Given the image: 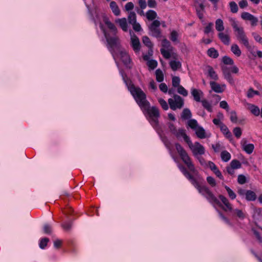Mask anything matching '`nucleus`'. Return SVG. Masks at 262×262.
I'll list each match as a JSON object with an SVG mask.
<instances>
[{"instance_id": "obj_46", "label": "nucleus", "mask_w": 262, "mask_h": 262, "mask_svg": "<svg viewBox=\"0 0 262 262\" xmlns=\"http://www.w3.org/2000/svg\"><path fill=\"white\" fill-rule=\"evenodd\" d=\"M49 241V239L48 238L44 237L41 238L39 244V247L42 249H45Z\"/></svg>"}, {"instance_id": "obj_14", "label": "nucleus", "mask_w": 262, "mask_h": 262, "mask_svg": "<svg viewBox=\"0 0 262 262\" xmlns=\"http://www.w3.org/2000/svg\"><path fill=\"white\" fill-rule=\"evenodd\" d=\"M210 85L212 90L218 93H222L224 91L226 86L225 84L221 85L220 84L214 81H210Z\"/></svg>"}, {"instance_id": "obj_43", "label": "nucleus", "mask_w": 262, "mask_h": 262, "mask_svg": "<svg viewBox=\"0 0 262 262\" xmlns=\"http://www.w3.org/2000/svg\"><path fill=\"white\" fill-rule=\"evenodd\" d=\"M223 62L226 65H233L234 64V61L233 59L227 56H225L222 58Z\"/></svg>"}, {"instance_id": "obj_42", "label": "nucleus", "mask_w": 262, "mask_h": 262, "mask_svg": "<svg viewBox=\"0 0 262 262\" xmlns=\"http://www.w3.org/2000/svg\"><path fill=\"white\" fill-rule=\"evenodd\" d=\"M188 126L192 129L195 130L198 127V122L195 119H190L188 121Z\"/></svg>"}, {"instance_id": "obj_36", "label": "nucleus", "mask_w": 262, "mask_h": 262, "mask_svg": "<svg viewBox=\"0 0 262 262\" xmlns=\"http://www.w3.org/2000/svg\"><path fill=\"white\" fill-rule=\"evenodd\" d=\"M127 19L129 24H135L136 21V14L135 12H130L128 14Z\"/></svg>"}, {"instance_id": "obj_22", "label": "nucleus", "mask_w": 262, "mask_h": 262, "mask_svg": "<svg viewBox=\"0 0 262 262\" xmlns=\"http://www.w3.org/2000/svg\"><path fill=\"white\" fill-rule=\"evenodd\" d=\"M110 8L112 12L116 16H119L120 14V10L115 2L112 1L110 3Z\"/></svg>"}, {"instance_id": "obj_61", "label": "nucleus", "mask_w": 262, "mask_h": 262, "mask_svg": "<svg viewBox=\"0 0 262 262\" xmlns=\"http://www.w3.org/2000/svg\"><path fill=\"white\" fill-rule=\"evenodd\" d=\"M237 182L240 184H244L246 182V178L245 176L239 174L238 176Z\"/></svg>"}, {"instance_id": "obj_44", "label": "nucleus", "mask_w": 262, "mask_h": 262, "mask_svg": "<svg viewBox=\"0 0 262 262\" xmlns=\"http://www.w3.org/2000/svg\"><path fill=\"white\" fill-rule=\"evenodd\" d=\"M230 11L233 13H237L238 10L237 5L234 2H231L229 3Z\"/></svg>"}, {"instance_id": "obj_55", "label": "nucleus", "mask_w": 262, "mask_h": 262, "mask_svg": "<svg viewBox=\"0 0 262 262\" xmlns=\"http://www.w3.org/2000/svg\"><path fill=\"white\" fill-rule=\"evenodd\" d=\"M158 101L164 110L166 111L168 109V105L165 100L160 98L159 99Z\"/></svg>"}, {"instance_id": "obj_3", "label": "nucleus", "mask_w": 262, "mask_h": 262, "mask_svg": "<svg viewBox=\"0 0 262 262\" xmlns=\"http://www.w3.org/2000/svg\"><path fill=\"white\" fill-rule=\"evenodd\" d=\"M128 89L141 110L148 107L149 102L147 100L146 95L141 88L130 84L128 86Z\"/></svg>"}, {"instance_id": "obj_16", "label": "nucleus", "mask_w": 262, "mask_h": 262, "mask_svg": "<svg viewBox=\"0 0 262 262\" xmlns=\"http://www.w3.org/2000/svg\"><path fill=\"white\" fill-rule=\"evenodd\" d=\"M191 94L193 96L194 100L196 102H201V98L203 96V93L200 90L191 89Z\"/></svg>"}, {"instance_id": "obj_7", "label": "nucleus", "mask_w": 262, "mask_h": 262, "mask_svg": "<svg viewBox=\"0 0 262 262\" xmlns=\"http://www.w3.org/2000/svg\"><path fill=\"white\" fill-rule=\"evenodd\" d=\"M187 144L195 157L205 154V148L199 142H195L193 144L190 140Z\"/></svg>"}, {"instance_id": "obj_34", "label": "nucleus", "mask_w": 262, "mask_h": 262, "mask_svg": "<svg viewBox=\"0 0 262 262\" xmlns=\"http://www.w3.org/2000/svg\"><path fill=\"white\" fill-rule=\"evenodd\" d=\"M170 66L173 71H176L181 68V63L180 61L173 60L170 62Z\"/></svg>"}, {"instance_id": "obj_5", "label": "nucleus", "mask_w": 262, "mask_h": 262, "mask_svg": "<svg viewBox=\"0 0 262 262\" xmlns=\"http://www.w3.org/2000/svg\"><path fill=\"white\" fill-rule=\"evenodd\" d=\"M144 114H147L149 118V122L153 126L158 125V118L160 117V113L159 109L156 106L150 107V103L148 104L147 108H143L141 110Z\"/></svg>"}, {"instance_id": "obj_39", "label": "nucleus", "mask_w": 262, "mask_h": 262, "mask_svg": "<svg viewBox=\"0 0 262 262\" xmlns=\"http://www.w3.org/2000/svg\"><path fill=\"white\" fill-rule=\"evenodd\" d=\"M143 43L147 46L149 49H151L153 47V45L151 42L150 39L147 36H144L142 37Z\"/></svg>"}, {"instance_id": "obj_1", "label": "nucleus", "mask_w": 262, "mask_h": 262, "mask_svg": "<svg viewBox=\"0 0 262 262\" xmlns=\"http://www.w3.org/2000/svg\"><path fill=\"white\" fill-rule=\"evenodd\" d=\"M178 167L184 176L195 187L199 193L204 196L209 203L212 204L213 206L217 205L219 206H222V203L207 186L202 185L199 181L187 170L186 168L182 165L179 164Z\"/></svg>"}, {"instance_id": "obj_17", "label": "nucleus", "mask_w": 262, "mask_h": 262, "mask_svg": "<svg viewBox=\"0 0 262 262\" xmlns=\"http://www.w3.org/2000/svg\"><path fill=\"white\" fill-rule=\"evenodd\" d=\"M247 108L255 116H258L260 115V110L259 107L253 104L247 103Z\"/></svg>"}, {"instance_id": "obj_63", "label": "nucleus", "mask_w": 262, "mask_h": 262, "mask_svg": "<svg viewBox=\"0 0 262 262\" xmlns=\"http://www.w3.org/2000/svg\"><path fill=\"white\" fill-rule=\"evenodd\" d=\"M220 106L228 112L229 110V105L226 101H222L220 103Z\"/></svg>"}, {"instance_id": "obj_21", "label": "nucleus", "mask_w": 262, "mask_h": 262, "mask_svg": "<svg viewBox=\"0 0 262 262\" xmlns=\"http://www.w3.org/2000/svg\"><path fill=\"white\" fill-rule=\"evenodd\" d=\"M208 76L214 80H217L219 79L217 74L211 66H208Z\"/></svg>"}, {"instance_id": "obj_27", "label": "nucleus", "mask_w": 262, "mask_h": 262, "mask_svg": "<svg viewBox=\"0 0 262 262\" xmlns=\"http://www.w3.org/2000/svg\"><path fill=\"white\" fill-rule=\"evenodd\" d=\"M104 23L107 26V27L112 31V34H116L117 32V29L114 24L108 20V19L104 20Z\"/></svg>"}, {"instance_id": "obj_28", "label": "nucleus", "mask_w": 262, "mask_h": 262, "mask_svg": "<svg viewBox=\"0 0 262 262\" xmlns=\"http://www.w3.org/2000/svg\"><path fill=\"white\" fill-rule=\"evenodd\" d=\"M145 15L149 20H153L157 17V13L152 10L147 11Z\"/></svg>"}, {"instance_id": "obj_13", "label": "nucleus", "mask_w": 262, "mask_h": 262, "mask_svg": "<svg viewBox=\"0 0 262 262\" xmlns=\"http://www.w3.org/2000/svg\"><path fill=\"white\" fill-rule=\"evenodd\" d=\"M173 135L178 139L182 137L187 143L190 140L189 136L186 135L184 129L179 128L178 130H177Z\"/></svg>"}, {"instance_id": "obj_51", "label": "nucleus", "mask_w": 262, "mask_h": 262, "mask_svg": "<svg viewBox=\"0 0 262 262\" xmlns=\"http://www.w3.org/2000/svg\"><path fill=\"white\" fill-rule=\"evenodd\" d=\"M233 133L234 136L237 138H239L242 134V129L239 127H235L233 130Z\"/></svg>"}, {"instance_id": "obj_24", "label": "nucleus", "mask_w": 262, "mask_h": 262, "mask_svg": "<svg viewBox=\"0 0 262 262\" xmlns=\"http://www.w3.org/2000/svg\"><path fill=\"white\" fill-rule=\"evenodd\" d=\"M192 114L189 109L186 108H184L181 114V118L184 120L189 119L191 118Z\"/></svg>"}, {"instance_id": "obj_9", "label": "nucleus", "mask_w": 262, "mask_h": 262, "mask_svg": "<svg viewBox=\"0 0 262 262\" xmlns=\"http://www.w3.org/2000/svg\"><path fill=\"white\" fill-rule=\"evenodd\" d=\"M130 34L131 36V46L135 52H139L141 47L139 39L134 33L132 34L131 31L130 32Z\"/></svg>"}, {"instance_id": "obj_62", "label": "nucleus", "mask_w": 262, "mask_h": 262, "mask_svg": "<svg viewBox=\"0 0 262 262\" xmlns=\"http://www.w3.org/2000/svg\"><path fill=\"white\" fill-rule=\"evenodd\" d=\"M195 158L199 160V161L201 165H202L204 167L207 166L208 163H207V162L205 161V160L202 157L198 156L195 157Z\"/></svg>"}, {"instance_id": "obj_48", "label": "nucleus", "mask_w": 262, "mask_h": 262, "mask_svg": "<svg viewBox=\"0 0 262 262\" xmlns=\"http://www.w3.org/2000/svg\"><path fill=\"white\" fill-rule=\"evenodd\" d=\"M180 78L178 76H174L172 77V86L174 88H178L179 86H181L180 85Z\"/></svg>"}, {"instance_id": "obj_50", "label": "nucleus", "mask_w": 262, "mask_h": 262, "mask_svg": "<svg viewBox=\"0 0 262 262\" xmlns=\"http://www.w3.org/2000/svg\"><path fill=\"white\" fill-rule=\"evenodd\" d=\"M178 93L183 95V96H187L188 95L187 91L182 85L178 87L177 89Z\"/></svg>"}, {"instance_id": "obj_4", "label": "nucleus", "mask_w": 262, "mask_h": 262, "mask_svg": "<svg viewBox=\"0 0 262 262\" xmlns=\"http://www.w3.org/2000/svg\"><path fill=\"white\" fill-rule=\"evenodd\" d=\"M175 147L176 150L179 154L181 159L183 163L186 165L187 167L190 171L195 175H197L198 172L195 169L194 165L192 162L191 159L188 155L187 152L183 148V147L179 143H175Z\"/></svg>"}, {"instance_id": "obj_12", "label": "nucleus", "mask_w": 262, "mask_h": 262, "mask_svg": "<svg viewBox=\"0 0 262 262\" xmlns=\"http://www.w3.org/2000/svg\"><path fill=\"white\" fill-rule=\"evenodd\" d=\"M120 58L123 63L127 67H129L130 63V58L129 55L124 50L120 51Z\"/></svg>"}, {"instance_id": "obj_15", "label": "nucleus", "mask_w": 262, "mask_h": 262, "mask_svg": "<svg viewBox=\"0 0 262 262\" xmlns=\"http://www.w3.org/2000/svg\"><path fill=\"white\" fill-rule=\"evenodd\" d=\"M219 198L226 207V208H224L222 205L221 206L225 211H232V205L229 202L228 200L225 196L221 194L219 196Z\"/></svg>"}, {"instance_id": "obj_64", "label": "nucleus", "mask_w": 262, "mask_h": 262, "mask_svg": "<svg viewBox=\"0 0 262 262\" xmlns=\"http://www.w3.org/2000/svg\"><path fill=\"white\" fill-rule=\"evenodd\" d=\"M44 232L46 234H51L52 233V227L48 224H46L43 226Z\"/></svg>"}, {"instance_id": "obj_8", "label": "nucleus", "mask_w": 262, "mask_h": 262, "mask_svg": "<svg viewBox=\"0 0 262 262\" xmlns=\"http://www.w3.org/2000/svg\"><path fill=\"white\" fill-rule=\"evenodd\" d=\"M168 102L170 108L173 111H175L177 108L180 109L184 105L183 99L178 95H174L173 96V99L169 98L168 100Z\"/></svg>"}, {"instance_id": "obj_26", "label": "nucleus", "mask_w": 262, "mask_h": 262, "mask_svg": "<svg viewBox=\"0 0 262 262\" xmlns=\"http://www.w3.org/2000/svg\"><path fill=\"white\" fill-rule=\"evenodd\" d=\"M231 52L236 56L239 57L241 55L242 52L239 47L236 44H233L231 47Z\"/></svg>"}, {"instance_id": "obj_25", "label": "nucleus", "mask_w": 262, "mask_h": 262, "mask_svg": "<svg viewBox=\"0 0 262 262\" xmlns=\"http://www.w3.org/2000/svg\"><path fill=\"white\" fill-rule=\"evenodd\" d=\"M246 199L249 201H253L256 200V195L254 191L247 190L246 193Z\"/></svg>"}, {"instance_id": "obj_23", "label": "nucleus", "mask_w": 262, "mask_h": 262, "mask_svg": "<svg viewBox=\"0 0 262 262\" xmlns=\"http://www.w3.org/2000/svg\"><path fill=\"white\" fill-rule=\"evenodd\" d=\"M195 130V134L198 138L200 139H204L206 138L205 131L202 127L198 126Z\"/></svg>"}, {"instance_id": "obj_31", "label": "nucleus", "mask_w": 262, "mask_h": 262, "mask_svg": "<svg viewBox=\"0 0 262 262\" xmlns=\"http://www.w3.org/2000/svg\"><path fill=\"white\" fill-rule=\"evenodd\" d=\"M162 46L164 49L172 51L173 48L171 45L170 42L166 38L163 39L162 41Z\"/></svg>"}, {"instance_id": "obj_35", "label": "nucleus", "mask_w": 262, "mask_h": 262, "mask_svg": "<svg viewBox=\"0 0 262 262\" xmlns=\"http://www.w3.org/2000/svg\"><path fill=\"white\" fill-rule=\"evenodd\" d=\"M149 30L152 33V35L156 37H159L161 36V32L158 28L149 27Z\"/></svg>"}, {"instance_id": "obj_29", "label": "nucleus", "mask_w": 262, "mask_h": 262, "mask_svg": "<svg viewBox=\"0 0 262 262\" xmlns=\"http://www.w3.org/2000/svg\"><path fill=\"white\" fill-rule=\"evenodd\" d=\"M215 29L217 31L221 32L224 31L225 28L223 20L220 19H217L215 21Z\"/></svg>"}, {"instance_id": "obj_33", "label": "nucleus", "mask_w": 262, "mask_h": 262, "mask_svg": "<svg viewBox=\"0 0 262 262\" xmlns=\"http://www.w3.org/2000/svg\"><path fill=\"white\" fill-rule=\"evenodd\" d=\"M207 54L209 56L213 58H216L219 56L217 51L213 48H210L208 50Z\"/></svg>"}, {"instance_id": "obj_30", "label": "nucleus", "mask_w": 262, "mask_h": 262, "mask_svg": "<svg viewBox=\"0 0 262 262\" xmlns=\"http://www.w3.org/2000/svg\"><path fill=\"white\" fill-rule=\"evenodd\" d=\"M204 6L203 4H200L198 7L196 8L197 15L200 19H202L204 16Z\"/></svg>"}, {"instance_id": "obj_2", "label": "nucleus", "mask_w": 262, "mask_h": 262, "mask_svg": "<svg viewBox=\"0 0 262 262\" xmlns=\"http://www.w3.org/2000/svg\"><path fill=\"white\" fill-rule=\"evenodd\" d=\"M229 21L231 23V25L233 28L234 31L235 33V36L239 42L243 44L249 51L252 53L254 47H252L250 45L249 39L246 35L244 28L238 25L235 19L231 18L229 19Z\"/></svg>"}, {"instance_id": "obj_58", "label": "nucleus", "mask_w": 262, "mask_h": 262, "mask_svg": "<svg viewBox=\"0 0 262 262\" xmlns=\"http://www.w3.org/2000/svg\"><path fill=\"white\" fill-rule=\"evenodd\" d=\"M147 65L151 69H155L158 65L157 61L155 60H150L147 62Z\"/></svg>"}, {"instance_id": "obj_10", "label": "nucleus", "mask_w": 262, "mask_h": 262, "mask_svg": "<svg viewBox=\"0 0 262 262\" xmlns=\"http://www.w3.org/2000/svg\"><path fill=\"white\" fill-rule=\"evenodd\" d=\"M241 17L244 20L250 21L251 24L252 26H256L258 22V19L248 12H243L241 14Z\"/></svg>"}, {"instance_id": "obj_49", "label": "nucleus", "mask_w": 262, "mask_h": 262, "mask_svg": "<svg viewBox=\"0 0 262 262\" xmlns=\"http://www.w3.org/2000/svg\"><path fill=\"white\" fill-rule=\"evenodd\" d=\"M230 119L232 123H236L237 122V117L235 111H232L230 113Z\"/></svg>"}, {"instance_id": "obj_19", "label": "nucleus", "mask_w": 262, "mask_h": 262, "mask_svg": "<svg viewBox=\"0 0 262 262\" xmlns=\"http://www.w3.org/2000/svg\"><path fill=\"white\" fill-rule=\"evenodd\" d=\"M219 38L225 45H228L230 43V37L228 34L220 32L218 34Z\"/></svg>"}, {"instance_id": "obj_18", "label": "nucleus", "mask_w": 262, "mask_h": 262, "mask_svg": "<svg viewBox=\"0 0 262 262\" xmlns=\"http://www.w3.org/2000/svg\"><path fill=\"white\" fill-rule=\"evenodd\" d=\"M116 22L119 25L123 31L124 32L127 31L128 26L126 19L125 18H119L116 20Z\"/></svg>"}, {"instance_id": "obj_60", "label": "nucleus", "mask_w": 262, "mask_h": 262, "mask_svg": "<svg viewBox=\"0 0 262 262\" xmlns=\"http://www.w3.org/2000/svg\"><path fill=\"white\" fill-rule=\"evenodd\" d=\"M207 182L212 186V187H214L216 186V182H215V179L211 177V176H209V177H208L207 178Z\"/></svg>"}, {"instance_id": "obj_41", "label": "nucleus", "mask_w": 262, "mask_h": 262, "mask_svg": "<svg viewBox=\"0 0 262 262\" xmlns=\"http://www.w3.org/2000/svg\"><path fill=\"white\" fill-rule=\"evenodd\" d=\"M179 35L178 32L173 30L170 33V39L173 42H179V41L178 40Z\"/></svg>"}, {"instance_id": "obj_59", "label": "nucleus", "mask_w": 262, "mask_h": 262, "mask_svg": "<svg viewBox=\"0 0 262 262\" xmlns=\"http://www.w3.org/2000/svg\"><path fill=\"white\" fill-rule=\"evenodd\" d=\"M224 78L231 84H234V80L231 74V73H226L225 75H224Z\"/></svg>"}, {"instance_id": "obj_40", "label": "nucleus", "mask_w": 262, "mask_h": 262, "mask_svg": "<svg viewBox=\"0 0 262 262\" xmlns=\"http://www.w3.org/2000/svg\"><path fill=\"white\" fill-rule=\"evenodd\" d=\"M202 103V105L203 107L206 109L208 112H212V107L211 104L207 100H203L201 101Z\"/></svg>"}, {"instance_id": "obj_11", "label": "nucleus", "mask_w": 262, "mask_h": 262, "mask_svg": "<svg viewBox=\"0 0 262 262\" xmlns=\"http://www.w3.org/2000/svg\"><path fill=\"white\" fill-rule=\"evenodd\" d=\"M242 149L248 154H251L253 151L254 146L253 144H247L245 139H243L241 142Z\"/></svg>"}, {"instance_id": "obj_47", "label": "nucleus", "mask_w": 262, "mask_h": 262, "mask_svg": "<svg viewBox=\"0 0 262 262\" xmlns=\"http://www.w3.org/2000/svg\"><path fill=\"white\" fill-rule=\"evenodd\" d=\"M160 51L165 59H169L170 57V52H172L168 50H165L164 48H161Z\"/></svg>"}, {"instance_id": "obj_54", "label": "nucleus", "mask_w": 262, "mask_h": 262, "mask_svg": "<svg viewBox=\"0 0 262 262\" xmlns=\"http://www.w3.org/2000/svg\"><path fill=\"white\" fill-rule=\"evenodd\" d=\"M252 231L259 243H262V237L260 233L254 228H252Z\"/></svg>"}, {"instance_id": "obj_37", "label": "nucleus", "mask_w": 262, "mask_h": 262, "mask_svg": "<svg viewBox=\"0 0 262 262\" xmlns=\"http://www.w3.org/2000/svg\"><path fill=\"white\" fill-rule=\"evenodd\" d=\"M156 80L158 82H161L164 80V75L160 69H157L155 72Z\"/></svg>"}, {"instance_id": "obj_52", "label": "nucleus", "mask_w": 262, "mask_h": 262, "mask_svg": "<svg viewBox=\"0 0 262 262\" xmlns=\"http://www.w3.org/2000/svg\"><path fill=\"white\" fill-rule=\"evenodd\" d=\"M225 188L228 192L229 196L232 200L235 199L236 196L235 193L227 186H225Z\"/></svg>"}, {"instance_id": "obj_56", "label": "nucleus", "mask_w": 262, "mask_h": 262, "mask_svg": "<svg viewBox=\"0 0 262 262\" xmlns=\"http://www.w3.org/2000/svg\"><path fill=\"white\" fill-rule=\"evenodd\" d=\"M72 226V221H67L63 223L62 224V227L66 230H69L71 229Z\"/></svg>"}, {"instance_id": "obj_32", "label": "nucleus", "mask_w": 262, "mask_h": 262, "mask_svg": "<svg viewBox=\"0 0 262 262\" xmlns=\"http://www.w3.org/2000/svg\"><path fill=\"white\" fill-rule=\"evenodd\" d=\"M233 213L236 215L239 219L244 220L246 217V214L240 209H235L233 210Z\"/></svg>"}, {"instance_id": "obj_20", "label": "nucleus", "mask_w": 262, "mask_h": 262, "mask_svg": "<svg viewBox=\"0 0 262 262\" xmlns=\"http://www.w3.org/2000/svg\"><path fill=\"white\" fill-rule=\"evenodd\" d=\"M220 128L223 134L225 135L228 139H231L232 138L231 133L225 124L223 123V124H221Z\"/></svg>"}, {"instance_id": "obj_57", "label": "nucleus", "mask_w": 262, "mask_h": 262, "mask_svg": "<svg viewBox=\"0 0 262 262\" xmlns=\"http://www.w3.org/2000/svg\"><path fill=\"white\" fill-rule=\"evenodd\" d=\"M213 24L212 23H209L208 25L204 29V33L205 34H208L213 31Z\"/></svg>"}, {"instance_id": "obj_45", "label": "nucleus", "mask_w": 262, "mask_h": 262, "mask_svg": "<svg viewBox=\"0 0 262 262\" xmlns=\"http://www.w3.org/2000/svg\"><path fill=\"white\" fill-rule=\"evenodd\" d=\"M230 166L235 169L240 168L242 166V164L239 161L233 160L230 163Z\"/></svg>"}, {"instance_id": "obj_6", "label": "nucleus", "mask_w": 262, "mask_h": 262, "mask_svg": "<svg viewBox=\"0 0 262 262\" xmlns=\"http://www.w3.org/2000/svg\"><path fill=\"white\" fill-rule=\"evenodd\" d=\"M101 28L102 29L104 35L106 38L107 43V48L113 55L114 48L118 47L119 45V38L116 35V34H113V35H111L110 33L106 32V31L103 29L102 25H101Z\"/></svg>"}, {"instance_id": "obj_53", "label": "nucleus", "mask_w": 262, "mask_h": 262, "mask_svg": "<svg viewBox=\"0 0 262 262\" xmlns=\"http://www.w3.org/2000/svg\"><path fill=\"white\" fill-rule=\"evenodd\" d=\"M259 92L257 91H254L252 88H250L247 93V97L248 98H252L254 95H258Z\"/></svg>"}, {"instance_id": "obj_38", "label": "nucleus", "mask_w": 262, "mask_h": 262, "mask_svg": "<svg viewBox=\"0 0 262 262\" xmlns=\"http://www.w3.org/2000/svg\"><path fill=\"white\" fill-rule=\"evenodd\" d=\"M221 157L223 161L227 162L230 159L231 155L227 151L224 150L221 152Z\"/></svg>"}]
</instances>
